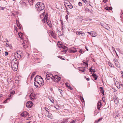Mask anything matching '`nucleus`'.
Wrapping results in <instances>:
<instances>
[{
  "mask_svg": "<svg viewBox=\"0 0 123 123\" xmlns=\"http://www.w3.org/2000/svg\"><path fill=\"white\" fill-rule=\"evenodd\" d=\"M36 9L38 11H41L45 8L44 4L41 2H38L36 5Z\"/></svg>",
  "mask_w": 123,
  "mask_h": 123,
  "instance_id": "nucleus-1",
  "label": "nucleus"
},
{
  "mask_svg": "<svg viewBox=\"0 0 123 123\" xmlns=\"http://www.w3.org/2000/svg\"><path fill=\"white\" fill-rule=\"evenodd\" d=\"M17 61L15 60H15L14 59L12 60V68L14 71H16L17 69L18 66V64H17Z\"/></svg>",
  "mask_w": 123,
  "mask_h": 123,
  "instance_id": "nucleus-2",
  "label": "nucleus"
},
{
  "mask_svg": "<svg viewBox=\"0 0 123 123\" xmlns=\"http://www.w3.org/2000/svg\"><path fill=\"white\" fill-rule=\"evenodd\" d=\"M14 56L15 58V61L17 60H19L21 59L22 57L21 55L20 54V53H18L17 52H15Z\"/></svg>",
  "mask_w": 123,
  "mask_h": 123,
  "instance_id": "nucleus-3",
  "label": "nucleus"
},
{
  "mask_svg": "<svg viewBox=\"0 0 123 123\" xmlns=\"http://www.w3.org/2000/svg\"><path fill=\"white\" fill-rule=\"evenodd\" d=\"M36 78L34 79V81L35 82H34V84L35 86H36V87L39 88L41 86V85L39 84V83L40 80L39 79V80H37L36 81Z\"/></svg>",
  "mask_w": 123,
  "mask_h": 123,
  "instance_id": "nucleus-4",
  "label": "nucleus"
},
{
  "mask_svg": "<svg viewBox=\"0 0 123 123\" xmlns=\"http://www.w3.org/2000/svg\"><path fill=\"white\" fill-rule=\"evenodd\" d=\"M36 78H37H37L38 79H39L40 80V81L39 83V84L41 85V86H42L43 85V84L44 83V82H43V78L42 77L40 76L37 75L36 76Z\"/></svg>",
  "mask_w": 123,
  "mask_h": 123,
  "instance_id": "nucleus-5",
  "label": "nucleus"
},
{
  "mask_svg": "<svg viewBox=\"0 0 123 123\" xmlns=\"http://www.w3.org/2000/svg\"><path fill=\"white\" fill-rule=\"evenodd\" d=\"M53 80L55 82H57L58 81L60 80L61 79V77H58L57 75H55L53 77Z\"/></svg>",
  "mask_w": 123,
  "mask_h": 123,
  "instance_id": "nucleus-6",
  "label": "nucleus"
},
{
  "mask_svg": "<svg viewBox=\"0 0 123 123\" xmlns=\"http://www.w3.org/2000/svg\"><path fill=\"white\" fill-rule=\"evenodd\" d=\"M33 105V103L31 101H29L26 103V106L27 107L30 108L32 107Z\"/></svg>",
  "mask_w": 123,
  "mask_h": 123,
  "instance_id": "nucleus-7",
  "label": "nucleus"
},
{
  "mask_svg": "<svg viewBox=\"0 0 123 123\" xmlns=\"http://www.w3.org/2000/svg\"><path fill=\"white\" fill-rule=\"evenodd\" d=\"M53 76L52 74H47L46 75V77L45 78V80H46L47 82V80H48L50 78L52 80L53 79Z\"/></svg>",
  "mask_w": 123,
  "mask_h": 123,
  "instance_id": "nucleus-8",
  "label": "nucleus"
},
{
  "mask_svg": "<svg viewBox=\"0 0 123 123\" xmlns=\"http://www.w3.org/2000/svg\"><path fill=\"white\" fill-rule=\"evenodd\" d=\"M29 97L30 99L32 100H34L36 99L35 95L33 93H31Z\"/></svg>",
  "mask_w": 123,
  "mask_h": 123,
  "instance_id": "nucleus-9",
  "label": "nucleus"
},
{
  "mask_svg": "<svg viewBox=\"0 0 123 123\" xmlns=\"http://www.w3.org/2000/svg\"><path fill=\"white\" fill-rule=\"evenodd\" d=\"M57 46L59 48L63 49H66L67 48L65 46L62 45V44L59 42H58L57 43Z\"/></svg>",
  "mask_w": 123,
  "mask_h": 123,
  "instance_id": "nucleus-10",
  "label": "nucleus"
},
{
  "mask_svg": "<svg viewBox=\"0 0 123 123\" xmlns=\"http://www.w3.org/2000/svg\"><path fill=\"white\" fill-rule=\"evenodd\" d=\"M77 50L76 48H71L69 51L71 53H73L76 52Z\"/></svg>",
  "mask_w": 123,
  "mask_h": 123,
  "instance_id": "nucleus-11",
  "label": "nucleus"
},
{
  "mask_svg": "<svg viewBox=\"0 0 123 123\" xmlns=\"http://www.w3.org/2000/svg\"><path fill=\"white\" fill-rule=\"evenodd\" d=\"M23 117H26L27 115H28L27 112L26 111H24L23 113L20 114Z\"/></svg>",
  "mask_w": 123,
  "mask_h": 123,
  "instance_id": "nucleus-12",
  "label": "nucleus"
},
{
  "mask_svg": "<svg viewBox=\"0 0 123 123\" xmlns=\"http://www.w3.org/2000/svg\"><path fill=\"white\" fill-rule=\"evenodd\" d=\"M102 103L100 101H99L97 103V108L99 110H100V107L101 106Z\"/></svg>",
  "mask_w": 123,
  "mask_h": 123,
  "instance_id": "nucleus-13",
  "label": "nucleus"
},
{
  "mask_svg": "<svg viewBox=\"0 0 123 123\" xmlns=\"http://www.w3.org/2000/svg\"><path fill=\"white\" fill-rule=\"evenodd\" d=\"M101 25L104 28H105L106 29H108V28H109V27H108V25L107 24H103L102 23H101Z\"/></svg>",
  "mask_w": 123,
  "mask_h": 123,
  "instance_id": "nucleus-14",
  "label": "nucleus"
},
{
  "mask_svg": "<svg viewBox=\"0 0 123 123\" xmlns=\"http://www.w3.org/2000/svg\"><path fill=\"white\" fill-rule=\"evenodd\" d=\"M76 34L77 35H81L82 36H83L85 35V34L84 33L80 31H78L76 32Z\"/></svg>",
  "mask_w": 123,
  "mask_h": 123,
  "instance_id": "nucleus-15",
  "label": "nucleus"
},
{
  "mask_svg": "<svg viewBox=\"0 0 123 123\" xmlns=\"http://www.w3.org/2000/svg\"><path fill=\"white\" fill-rule=\"evenodd\" d=\"M18 35L19 37L21 39H23V34L21 32L18 33Z\"/></svg>",
  "mask_w": 123,
  "mask_h": 123,
  "instance_id": "nucleus-16",
  "label": "nucleus"
},
{
  "mask_svg": "<svg viewBox=\"0 0 123 123\" xmlns=\"http://www.w3.org/2000/svg\"><path fill=\"white\" fill-rule=\"evenodd\" d=\"M85 67L80 68L79 69L80 71L84 72L85 71Z\"/></svg>",
  "mask_w": 123,
  "mask_h": 123,
  "instance_id": "nucleus-17",
  "label": "nucleus"
},
{
  "mask_svg": "<svg viewBox=\"0 0 123 123\" xmlns=\"http://www.w3.org/2000/svg\"><path fill=\"white\" fill-rule=\"evenodd\" d=\"M92 76H93L94 78V80H96L98 78V76L94 73H93L92 74Z\"/></svg>",
  "mask_w": 123,
  "mask_h": 123,
  "instance_id": "nucleus-18",
  "label": "nucleus"
},
{
  "mask_svg": "<svg viewBox=\"0 0 123 123\" xmlns=\"http://www.w3.org/2000/svg\"><path fill=\"white\" fill-rule=\"evenodd\" d=\"M100 92L103 95H104V90L103 89V87H101L100 88Z\"/></svg>",
  "mask_w": 123,
  "mask_h": 123,
  "instance_id": "nucleus-19",
  "label": "nucleus"
},
{
  "mask_svg": "<svg viewBox=\"0 0 123 123\" xmlns=\"http://www.w3.org/2000/svg\"><path fill=\"white\" fill-rule=\"evenodd\" d=\"M68 119H64L63 120L62 122L61 123H66L68 121Z\"/></svg>",
  "mask_w": 123,
  "mask_h": 123,
  "instance_id": "nucleus-20",
  "label": "nucleus"
},
{
  "mask_svg": "<svg viewBox=\"0 0 123 123\" xmlns=\"http://www.w3.org/2000/svg\"><path fill=\"white\" fill-rule=\"evenodd\" d=\"M68 7L70 9H71L73 7V6L71 5V4L69 3L67 5Z\"/></svg>",
  "mask_w": 123,
  "mask_h": 123,
  "instance_id": "nucleus-21",
  "label": "nucleus"
},
{
  "mask_svg": "<svg viewBox=\"0 0 123 123\" xmlns=\"http://www.w3.org/2000/svg\"><path fill=\"white\" fill-rule=\"evenodd\" d=\"M5 45L6 46L9 47L10 48H11L12 47L11 44L9 43H6V44H5Z\"/></svg>",
  "mask_w": 123,
  "mask_h": 123,
  "instance_id": "nucleus-22",
  "label": "nucleus"
},
{
  "mask_svg": "<svg viewBox=\"0 0 123 123\" xmlns=\"http://www.w3.org/2000/svg\"><path fill=\"white\" fill-rule=\"evenodd\" d=\"M115 63L116 66L118 67L119 68L120 67V65L119 63L118 62H116Z\"/></svg>",
  "mask_w": 123,
  "mask_h": 123,
  "instance_id": "nucleus-23",
  "label": "nucleus"
},
{
  "mask_svg": "<svg viewBox=\"0 0 123 123\" xmlns=\"http://www.w3.org/2000/svg\"><path fill=\"white\" fill-rule=\"evenodd\" d=\"M114 101L116 104H118V101L116 97V98L114 99Z\"/></svg>",
  "mask_w": 123,
  "mask_h": 123,
  "instance_id": "nucleus-24",
  "label": "nucleus"
},
{
  "mask_svg": "<svg viewBox=\"0 0 123 123\" xmlns=\"http://www.w3.org/2000/svg\"><path fill=\"white\" fill-rule=\"evenodd\" d=\"M48 115H47V116L51 118L52 117V115L50 113L48 112Z\"/></svg>",
  "mask_w": 123,
  "mask_h": 123,
  "instance_id": "nucleus-25",
  "label": "nucleus"
},
{
  "mask_svg": "<svg viewBox=\"0 0 123 123\" xmlns=\"http://www.w3.org/2000/svg\"><path fill=\"white\" fill-rule=\"evenodd\" d=\"M51 35L53 37L55 38L56 36L55 35L53 32L51 33Z\"/></svg>",
  "mask_w": 123,
  "mask_h": 123,
  "instance_id": "nucleus-26",
  "label": "nucleus"
},
{
  "mask_svg": "<svg viewBox=\"0 0 123 123\" xmlns=\"http://www.w3.org/2000/svg\"><path fill=\"white\" fill-rule=\"evenodd\" d=\"M36 73L35 72H34L33 73L31 77V79H32L34 75Z\"/></svg>",
  "mask_w": 123,
  "mask_h": 123,
  "instance_id": "nucleus-27",
  "label": "nucleus"
},
{
  "mask_svg": "<svg viewBox=\"0 0 123 123\" xmlns=\"http://www.w3.org/2000/svg\"><path fill=\"white\" fill-rule=\"evenodd\" d=\"M47 24L50 27H52V24L50 22H47Z\"/></svg>",
  "mask_w": 123,
  "mask_h": 123,
  "instance_id": "nucleus-28",
  "label": "nucleus"
},
{
  "mask_svg": "<svg viewBox=\"0 0 123 123\" xmlns=\"http://www.w3.org/2000/svg\"><path fill=\"white\" fill-rule=\"evenodd\" d=\"M105 9L108 10H111L112 9V8L111 7H107L106 8H105Z\"/></svg>",
  "mask_w": 123,
  "mask_h": 123,
  "instance_id": "nucleus-29",
  "label": "nucleus"
},
{
  "mask_svg": "<svg viewBox=\"0 0 123 123\" xmlns=\"http://www.w3.org/2000/svg\"><path fill=\"white\" fill-rule=\"evenodd\" d=\"M63 34V33L60 31H59L58 32V34L59 36H61Z\"/></svg>",
  "mask_w": 123,
  "mask_h": 123,
  "instance_id": "nucleus-30",
  "label": "nucleus"
},
{
  "mask_svg": "<svg viewBox=\"0 0 123 123\" xmlns=\"http://www.w3.org/2000/svg\"><path fill=\"white\" fill-rule=\"evenodd\" d=\"M48 13H47L45 15L44 17L46 19V21H47V18H48Z\"/></svg>",
  "mask_w": 123,
  "mask_h": 123,
  "instance_id": "nucleus-31",
  "label": "nucleus"
},
{
  "mask_svg": "<svg viewBox=\"0 0 123 123\" xmlns=\"http://www.w3.org/2000/svg\"><path fill=\"white\" fill-rule=\"evenodd\" d=\"M15 91H12L10 93V94L12 95H12L14 94H15Z\"/></svg>",
  "mask_w": 123,
  "mask_h": 123,
  "instance_id": "nucleus-32",
  "label": "nucleus"
},
{
  "mask_svg": "<svg viewBox=\"0 0 123 123\" xmlns=\"http://www.w3.org/2000/svg\"><path fill=\"white\" fill-rule=\"evenodd\" d=\"M44 109L47 112H49V110L47 108L45 107L44 108Z\"/></svg>",
  "mask_w": 123,
  "mask_h": 123,
  "instance_id": "nucleus-33",
  "label": "nucleus"
},
{
  "mask_svg": "<svg viewBox=\"0 0 123 123\" xmlns=\"http://www.w3.org/2000/svg\"><path fill=\"white\" fill-rule=\"evenodd\" d=\"M25 41H23V46L24 47V48H26L27 46L25 45Z\"/></svg>",
  "mask_w": 123,
  "mask_h": 123,
  "instance_id": "nucleus-34",
  "label": "nucleus"
},
{
  "mask_svg": "<svg viewBox=\"0 0 123 123\" xmlns=\"http://www.w3.org/2000/svg\"><path fill=\"white\" fill-rule=\"evenodd\" d=\"M49 99L50 100V101L52 103H54V100L52 99V98H49Z\"/></svg>",
  "mask_w": 123,
  "mask_h": 123,
  "instance_id": "nucleus-35",
  "label": "nucleus"
},
{
  "mask_svg": "<svg viewBox=\"0 0 123 123\" xmlns=\"http://www.w3.org/2000/svg\"><path fill=\"white\" fill-rule=\"evenodd\" d=\"M58 58H60L62 59H63V60H64L65 59L64 58H62V57L61 56H60V55L58 56Z\"/></svg>",
  "mask_w": 123,
  "mask_h": 123,
  "instance_id": "nucleus-36",
  "label": "nucleus"
},
{
  "mask_svg": "<svg viewBox=\"0 0 123 123\" xmlns=\"http://www.w3.org/2000/svg\"><path fill=\"white\" fill-rule=\"evenodd\" d=\"M76 121V120L74 119L70 123H75Z\"/></svg>",
  "mask_w": 123,
  "mask_h": 123,
  "instance_id": "nucleus-37",
  "label": "nucleus"
},
{
  "mask_svg": "<svg viewBox=\"0 0 123 123\" xmlns=\"http://www.w3.org/2000/svg\"><path fill=\"white\" fill-rule=\"evenodd\" d=\"M113 61L114 63L116 62H118V60L116 58H114V59Z\"/></svg>",
  "mask_w": 123,
  "mask_h": 123,
  "instance_id": "nucleus-38",
  "label": "nucleus"
},
{
  "mask_svg": "<svg viewBox=\"0 0 123 123\" xmlns=\"http://www.w3.org/2000/svg\"><path fill=\"white\" fill-rule=\"evenodd\" d=\"M29 3L31 2V3H33V0H27Z\"/></svg>",
  "mask_w": 123,
  "mask_h": 123,
  "instance_id": "nucleus-39",
  "label": "nucleus"
},
{
  "mask_svg": "<svg viewBox=\"0 0 123 123\" xmlns=\"http://www.w3.org/2000/svg\"><path fill=\"white\" fill-rule=\"evenodd\" d=\"M78 5L79 6H81L82 5V3L80 2H79L78 3Z\"/></svg>",
  "mask_w": 123,
  "mask_h": 123,
  "instance_id": "nucleus-40",
  "label": "nucleus"
},
{
  "mask_svg": "<svg viewBox=\"0 0 123 123\" xmlns=\"http://www.w3.org/2000/svg\"><path fill=\"white\" fill-rule=\"evenodd\" d=\"M88 33L91 36H92V35L93 34V32H88Z\"/></svg>",
  "mask_w": 123,
  "mask_h": 123,
  "instance_id": "nucleus-41",
  "label": "nucleus"
},
{
  "mask_svg": "<svg viewBox=\"0 0 123 123\" xmlns=\"http://www.w3.org/2000/svg\"><path fill=\"white\" fill-rule=\"evenodd\" d=\"M42 20L43 22H46V19L45 18V17H44V18Z\"/></svg>",
  "mask_w": 123,
  "mask_h": 123,
  "instance_id": "nucleus-42",
  "label": "nucleus"
},
{
  "mask_svg": "<svg viewBox=\"0 0 123 123\" xmlns=\"http://www.w3.org/2000/svg\"><path fill=\"white\" fill-rule=\"evenodd\" d=\"M109 64L110 66L111 67H113V65L110 62L109 63Z\"/></svg>",
  "mask_w": 123,
  "mask_h": 123,
  "instance_id": "nucleus-43",
  "label": "nucleus"
},
{
  "mask_svg": "<svg viewBox=\"0 0 123 123\" xmlns=\"http://www.w3.org/2000/svg\"><path fill=\"white\" fill-rule=\"evenodd\" d=\"M9 98H7L4 101V103H6L7 102V100H9Z\"/></svg>",
  "mask_w": 123,
  "mask_h": 123,
  "instance_id": "nucleus-44",
  "label": "nucleus"
},
{
  "mask_svg": "<svg viewBox=\"0 0 123 123\" xmlns=\"http://www.w3.org/2000/svg\"><path fill=\"white\" fill-rule=\"evenodd\" d=\"M58 90H59V92H60L61 94L62 95V93L63 91L62 90L60 89H59Z\"/></svg>",
  "mask_w": 123,
  "mask_h": 123,
  "instance_id": "nucleus-45",
  "label": "nucleus"
},
{
  "mask_svg": "<svg viewBox=\"0 0 123 123\" xmlns=\"http://www.w3.org/2000/svg\"><path fill=\"white\" fill-rule=\"evenodd\" d=\"M84 2L86 4H88V1H87L86 0H85Z\"/></svg>",
  "mask_w": 123,
  "mask_h": 123,
  "instance_id": "nucleus-46",
  "label": "nucleus"
},
{
  "mask_svg": "<svg viewBox=\"0 0 123 123\" xmlns=\"http://www.w3.org/2000/svg\"><path fill=\"white\" fill-rule=\"evenodd\" d=\"M103 118V117H101L99 118L98 120V121L99 122Z\"/></svg>",
  "mask_w": 123,
  "mask_h": 123,
  "instance_id": "nucleus-47",
  "label": "nucleus"
},
{
  "mask_svg": "<svg viewBox=\"0 0 123 123\" xmlns=\"http://www.w3.org/2000/svg\"><path fill=\"white\" fill-rule=\"evenodd\" d=\"M65 18H66V20H68V15H66V16H65Z\"/></svg>",
  "mask_w": 123,
  "mask_h": 123,
  "instance_id": "nucleus-48",
  "label": "nucleus"
},
{
  "mask_svg": "<svg viewBox=\"0 0 123 123\" xmlns=\"http://www.w3.org/2000/svg\"><path fill=\"white\" fill-rule=\"evenodd\" d=\"M5 55H8V53L6 51L5 52Z\"/></svg>",
  "mask_w": 123,
  "mask_h": 123,
  "instance_id": "nucleus-49",
  "label": "nucleus"
},
{
  "mask_svg": "<svg viewBox=\"0 0 123 123\" xmlns=\"http://www.w3.org/2000/svg\"><path fill=\"white\" fill-rule=\"evenodd\" d=\"M12 95L10 94H9L8 95V97L9 98H11L12 97Z\"/></svg>",
  "mask_w": 123,
  "mask_h": 123,
  "instance_id": "nucleus-50",
  "label": "nucleus"
},
{
  "mask_svg": "<svg viewBox=\"0 0 123 123\" xmlns=\"http://www.w3.org/2000/svg\"><path fill=\"white\" fill-rule=\"evenodd\" d=\"M1 9H0V10H4V9L5 8H4L2 7H1Z\"/></svg>",
  "mask_w": 123,
  "mask_h": 123,
  "instance_id": "nucleus-51",
  "label": "nucleus"
},
{
  "mask_svg": "<svg viewBox=\"0 0 123 123\" xmlns=\"http://www.w3.org/2000/svg\"><path fill=\"white\" fill-rule=\"evenodd\" d=\"M99 121H98V120H96L95 121V123H98Z\"/></svg>",
  "mask_w": 123,
  "mask_h": 123,
  "instance_id": "nucleus-52",
  "label": "nucleus"
},
{
  "mask_svg": "<svg viewBox=\"0 0 123 123\" xmlns=\"http://www.w3.org/2000/svg\"><path fill=\"white\" fill-rule=\"evenodd\" d=\"M115 52H116V55H117V56L118 58H119V57L118 56V55L117 54L116 51H115Z\"/></svg>",
  "mask_w": 123,
  "mask_h": 123,
  "instance_id": "nucleus-53",
  "label": "nucleus"
},
{
  "mask_svg": "<svg viewBox=\"0 0 123 123\" xmlns=\"http://www.w3.org/2000/svg\"><path fill=\"white\" fill-rule=\"evenodd\" d=\"M107 0H103V1L104 3H105V2H107Z\"/></svg>",
  "mask_w": 123,
  "mask_h": 123,
  "instance_id": "nucleus-54",
  "label": "nucleus"
},
{
  "mask_svg": "<svg viewBox=\"0 0 123 123\" xmlns=\"http://www.w3.org/2000/svg\"><path fill=\"white\" fill-rule=\"evenodd\" d=\"M112 50H113V51H115H115H116L115 49V48L114 47H112Z\"/></svg>",
  "mask_w": 123,
  "mask_h": 123,
  "instance_id": "nucleus-55",
  "label": "nucleus"
},
{
  "mask_svg": "<svg viewBox=\"0 0 123 123\" xmlns=\"http://www.w3.org/2000/svg\"><path fill=\"white\" fill-rule=\"evenodd\" d=\"M96 36V34H95V35L94 34V35H92V37H95Z\"/></svg>",
  "mask_w": 123,
  "mask_h": 123,
  "instance_id": "nucleus-56",
  "label": "nucleus"
},
{
  "mask_svg": "<svg viewBox=\"0 0 123 123\" xmlns=\"http://www.w3.org/2000/svg\"><path fill=\"white\" fill-rule=\"evenodd\" d=\"M85 47V48L86 49V50L87 51H88V49H87V47L86 46Z\"/></svg>",
  "mask_w": 123,
  "mask_h": 123,
  "instance_id": "nucleus-57",
  "label": "nucleus"
},
{
  "mask_svg": "<svg viewBox=\"0 0 123 123\" xmlns=\"http://www.w3.org/2000/svg\"><path fill=\"white\" fill-rule=\"evenodd\" d=\"M68 88L69 89H71V90L72 89V88H71V87H70V86H68Z\"/></svg>",
  "mask_w": 123,
  "mask_h": 123,
  "instance_id": "nucleus-58",
  "label": "nucleus"
},
{
  "mask_svg": "<svg viewBox=\"0 0 123 123\" xmlns=\"http://www.w3.org/2000/svg\"><path fill=\"white\" fill-rule=\"evenodd\" d=\"M92 67H91V68H90V69H89V70L90 71H91V70H92Z\"/></svg>",
  "mask_w": 123,
  "mask_h": 123,
  "instance_id": "nucleus-59",
  "label": "nucleus"
},
{
  "mask_svg": "<svg viewBox=\"0 0 123 123\" xmlns=\"http://www.w3.org/2000/svg\"><path fill=\"white\" fill-rule=\"evenodd\" d=\"M17 25V26H18V28H19V29H21V27L20 26H18V25Z\"/></svg>",
  "mask_w": 123,
  "mask_h": 123,
  "instance_id": "nucleus-60",
  "label": "nucleus"
},
{
  "mask_svg": "<svg viewBox=\"0 0 123 123\" xmlns=\"http://www.w3.org/2000/svg\"><path fill=\"white\" fill-rule=\"evenodd\" d=\"M121 73L122 74V76H123V72L122 71H121Z\"/></svg>",
  "mask_w": 123,
  "mask_h": 123,
  "instance_id": "nucleus-61",
  "label": "nucleus"
},
{
  "mask_svg": "<svg viewBox=\"0 0 123 123\" xmlns=\"http://www.w3.org/2000/svg\"><path fill=\"white\" fill-rule=\"evenodd\" d=\"M66 12H67V14H68V15L69 14V12L67 10Z\"/></svg>",
  "mask_w": 123,
  "mask_h": 123,
  "instance_id": "nucleus-62",
  "label": "nucleus"
},
{
  "mask_svg": "<svg viewBox=\"0 0 123 123\" xmlns=\"http://www.w3.org/2000/svg\"><path fill=\"white\" fill-rule=\"evenodd\" d=\"M86 80L87 81H89V78H87L86 79Z\"/></svg>",
  "mask_w": 123,
  "mask_h": 123,
  "instance_id": "nucleus-63",
  "label": "nucleus"
},
{
  "mask_svg": "<svg viewBox=\"0 0 123 123\" xmlns=\"http://www.w3.org/2000/svg\"><path fill=\"white\" fill-rule=\"evenodd\" d=\"M92 70H93V71L94 72H96V70L95 69H93Z\"/></svg>",
  "mask_w": 123,
  "mask_h": 123,
  "instance_id": "nucleus-64",
  "label": "nucleus"
}]
</instances>
